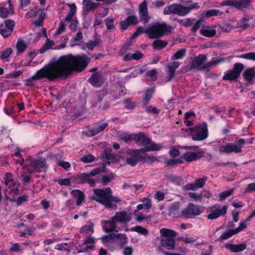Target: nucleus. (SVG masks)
I'll list each match as a JSON object with an SVG mask.
<instances>
[{"label": "nucleus", "mask_w": 255, "mask_h": 255, "mask_svg": "<svg viewBox=\"0 0 255 255\" xmlns=\"http://www.w3.org/2000/svg\"><path fill=\"white\" fill-rule=\"evenodd\" d=\"M234 189H231L227 191H223L219 194V200L223 201L225 200L227 197L232 195L233 193Z\"/></svg>", "instance_id": "nucleus-47"}, {"label": "nucleus", "mask_w": 255, "mask_h": 255, "mask_svg": "<svg viewBox=\"0 0 255 255\" xmlns=\"http://www.w3.org/2000/svg\"><path fill=\"white\" fill-rule=\"evenodd\" d=\"M16 48L18 53H21L26 50L27 45L24 41L19 39L16 42Z\"/></svg>", "instance_id": "nucleus-42"}, {"label": "nucleus", "mask_w": 255, "mask_h": 255, "mask_svg": "<svg viewBox=\"0 0 255 255\" xmlns=\"http://www.w3.org/2000/svg\"><path fill=\"white\" fill-rule=\"evenodd\" d=\"M200 34L207 37H212L216 34L215 29H204L202 28L200 30Z\"/></svg>", "instance_id": "nucleus-36"}, {"label": "nucleus", "mask_w": 255, "mask_h": 255, "mask_svg": "<svg viewBox=\"0 0 255 255\" xmlns=\"http://www.w3.org/2000/svg\"><path fill=\"white\" fill-rule=\"evenodd\" d=\"M237 234L234 229H231L223 233L221 236L219 238L218 240L219 241H224L227 240L233 236Z\"/></svg>", "instance_id": "nucleus-38"}, {"label": "nucleus", "mask_w": 255, "mask_h": 255, "mask_svg": "<svg viewBox=\"0 0 255 255\" xmlns=\"http://www.w3.org/2000/svg\"><path fill=\"white\" fill-rule=\"evenodd\" d=\"M142 205L144 206V209L145 210H149L152 206L151 201L148 198H144L142 200Z\"/></svg>", "instance_id": "nucleus-62"}, {"label": "nucleus", "mask_w": 255, "mask_h": 255, "mask_svg": "<svg viewBox=\"0 0 255 255\" xmlns=\"http://www.w3.org/2000/svg\"><path fill=\"white\" fill-rule=\"evenodd\" d=\"M142 148L137 149H128L127 151V154L129 157L126 158V163L132 166H135L139 161V159H142L141 153H143Z\"/></svg>", "instance_id": "nucleus-13"}, {"label": "nucleus", "mask_w": 255, "mask_h": 255, "mask_svg": "<svg viewBox=\"0 0 255 255\" xmlns=\"http://www.w3.org/2000/svg\"><path fill=\"white\" fill-rule=\"evenodd\" d=\"M129 221V216L126 212H117L114 217L105 221V224L109 225V228H107L105 225H104L103 228L106 233H111L117 231V223H126Z\"/></svg>", "instance_id": "nucleus-8"}, {"label": "nucleus", "mask_w": 255, "mask_h": 255, "mask_svg": "<svg viewBox=\"0 0 255 255\" xmlns=\"http://www.w3.org/2000/svg\"><path fill=\"white\" fill-rule=\"evenodd\" d=\"M153 92V90L151 89H148L146 91L144 99L143 100L144 104L145 105H147L151 100L152 97Z\"/></svg>", "instance_id": "nucleus-52"}, {"label": "nucleus", "mask_w": 255, "mask_h": 255, "mask_svg": "<svg viewBox=\"0 0 255 255\" xmlns=\"http://www.w3.org/2000/svg\"><path fill=\"white\" fill-rule=\"evenodd\" d=\"M228 210V207L226 205L216 204L212 206L210 208V213L207 216L209 220L216 219L221 216L225 215Z\"/></svg>", "instance_id": "nucleus-14"}, {"label": "nucleus", "mask_w": 255, "mask_h": 255, "mask_svg": "<svg viewBox=\"0 0 255 255\" xmlns=\"http://www.w3.org/2000/svg\"><path fill=\"white\" fill-rule=\"evenodd\" d=\"M189 130L192 139L195 141L203 140L208 136V126L205 122L190 128Z\"/></svg>", "instance_id": "nucleus-9"}, {"label": "nucleus", "mask_w": 255, "mask_h": 255, "mask_svg": "<svg viewBox=\"0 0 255 255\" xmlns=\"http://www.w3.org/2000/svg\"><path fill=\"white\" fill-rule=\"evenodd\" d=\"M240 58L255 61V52H251L241 54Z\"/></svg>", "instance_id": "nucleus-55"}, {"label": "nucleus", "mask_w": 255, "mask_h": 255, "mask_svg": "<svg viewBox=\"0 0 255 255\" xmlns=\"http://www.w3.org/2000/svg\"><path fill=\"white\" fill-rule=\"evenodd\" d=\"M244 65L241 63H236L234 65L233 68L228 70L223 77V80L229 81H237L241 72L243 70Z\"/></svg>", "instance_id": "nucleus-10"}, {"label": "nucleus", "mask_w": 255, "mask_h": 255, "mask_svg": "<svg viewBox=\"0 0 255 255\" xmlns=\"http://www.w3.org/2000/svg\"><path fill=\"white\" fill-rule=\"evenodd\" d=\"M131 231L136 232L143 235H147L148 233V230L141 226H136L131 229Z\"/></svg>", "instance_id": "nucleus-45"}, {"label": "nucleus", "mask_w": 255, "mask_h": 255, "mask_svg": "<svg viewBox=\"0 0 255 255\" xmlns=\"http://www.w3.org/2000/svg\"><path fill=\"white\" fill-rule=\"evenodd\" d=\"M180 208V203L179 202H174L171 204L169 208V212L170 215L174 216L179 217L181 214L179 210Z\"/></svg>", "instance_id": "nucleus-26"}, {"label": "nucleus", "mask_w": 255, "mask_h": 255, "mask_svg": "<svg viewBox=\"0 0 255 255\" xmlns=\"http://www.w3.org/2000/svg\"><path fill=\"white\" fill-rule=\"evenodd\" d=\"M159 233L161 238V246L169 250H174L175 248V238L177 233L173 230L162 228L160 230Z\"/></svg>", "instance_id": "nucleus-7"}, {"label": "nucleus", "mask_w": 255, "mask_h": 255, "mask_svg": "<svg viewBox=\"0 0 255 255\" xmlns=\"http://www.w3.org/2000/svg\"><path fill=\"white\" fill-rule=\"evenodd\" d=\"M124 104L125 108L127 110H133L136 106V103L132 102L131 99L124 100Z\"/></svg>", "instance_id": "nucleus-49"}, {"label": "nucleus", "mask_w": 255, "mask_h": 255, "mask_svg": "<svg viewBox=\"0 0 255 255\" xmlns=\"http://www.w3.org/2000/svg\"><path fill=\"white\" fill-rule=\"evenodd\" d=\"M157 72L156 69H152L147 71L145 73V75L148 77H149L154 81H155L156 79V75L157 74Z\"/></svg>", "instance_id": "nucleus-64"}, {"label": "nucleus", "mask_w": 255, "mask_h": 255, "mask_svg": "<svg viewBox=\"0 0 255 255\" xmlns=\"http://www.w3.org/2000/svg\"><path fill=\"white\" fill-rule=\"evenodd\" d=\"M93 224H91L89 225H86L84 227H83L82 228H81L80 230V233H94V229H93Z\"/></svg>", "instance_id": "nucleus-57"}, {"label": "nucleus", "mask_w": 255, "mask_h": 255, "mask_svg": "<svg viewBox=\"0 0 255 255\" xmlns=\"http://www.w3.org/2000/svg\"><path fill=\"white\" fill-rule=\"evenodd\" d=\"M108 126V123H96L88 129L85 134L88 137H92L104 130Z\"/></svg>", "instance_id": "nucleus-16"}, {"label": "nucleus", "mask_w": 255, "mask_h": 255, "mask_svg": "<svg viewBox=\"0 0 255 255\" xmlns=\"http://www.w3.org/2000/svg\"><path fill=\"white\" fill-rule=\"evenodd\" d=\"M115 233H110L108 235H105L101 238L102 243L106 246L109 243H112L115 241Z\"/></svg>", "instance_id": "nucleus-37"}, {"label": "nucleus", "mask_w": 255, "mask_h": 255, "mask_svg": "<svg viewBox=\"0 0 255 255\" xmlns=\"http://www.w3.org/2000/svg\"><path fill=\"white\" fill-rule=\"evenodd\" d=\"M115 241H116L121 248H123L128 242L126 234H115Z\"/></svg>", "instance_id": "nucleus-28"}, {"label": "nucleus", "mask_w": 255, "mask_h": 255, "mask_svg": "<svg viewBox=\"0 0 255 255\" xmlns=\"http://www.w3.org/2000/svg\"><path fill=\"white\" fill-rule=\"evenodd\" d=\"M83 11L87 14L89 11L94 10L99 5V3L91 2L90 0H83Z\"/></svg>", "instance_id": "nucleus-24"}, {"label": "nucleus", "mask_w": 255, "mask_h": 255, "mask_svg": "<svg viewBox=\"0 0 255 255\" xmlns=\"http://www.w3.org/2000/svg\"><path fill=\"white\" fill-rule=\"evenodd\" d=\"M134 140L139 146L146 147L151 143V139L147 137L143 132L135 134Z\"/></svg>", "instance_id": "nucleus-21"}, {"label": "nucleus", "mask_w": 255, "mask_h": 255, "mask_svg": "<svg viewBox=\"0 0 255 255\" xmlns=\"http://www.w3.org/2000/svg\"><path fill=\"white\" fill-rule=\"evenodd\" d=\"M167 44L168 42L166 41L156 39L153 42L152 46L154 49L160 50L165 47Z\"/></svg>", "instance_id": "nucleus-31"}, {"label": "nucleus", "mask_w": 255, "mask_h": 255, "mask_svg": "<svg viewBox=\"0 0 255 255\" xmlns=\"http://www.w3.org/2000/svg\"><path fill=\"white\" fill-rule=\"evenodd\" d=\"M8 2L9 5V9L0 6V17L2 18H5L7 17L9 14H13V9L10 0H8Z\"/></svg>", "instance_id": "nucleus-27"}, {"label": "nucleus", "mask_w": 255, "mask_h": 255, "mask_svg": "<svg viewBox=\"0 0 255 255\" xmlns=\"http://www.w3.org/2000/svg\"><path fill=\"white\" fill-rule=\"evenodd\" d=\"M203 211L200 206L189 203L181 212V216L186 219L194 218L200 215Z\"/></svg>", "instance_id": "nucleus-11"}, {"label": "nucleus", "mask_w": 255, "mask_h": 255, "mask_svg": "<svg viewBox=\"0 0 255 255\" xmlns=\"http://www.w3.org/2000/svg\"><path fill=\"white\" fill-rule=\"evenodd\" d=\"M114 21V19L111 17H108L105 20L106 27L108 30H112L115 28Z\"/></svg>", "instance_id": "nucleus-48"}, {"label": "nucleus", "mask_w": 255, "mask_h": 255, "mask_svg": "<svg viewBox=\"0 0 255 255\" xmlns=\"http://www.w3.org/2000/svg\"><path fill=\"white\" fill-rule=\"evenodd\" d=\"M251 1V0H235V7L240 10L247 8Z\"/></svg>", "instance_id": "nucleus-32"}, {"label": "nucleus", "mask_w": 255, "mask_h": 255, "mask_svg": "<svg viewBox=\"0 0 255 255\" xmlns=\"http://www.w3.org/2000/svg\"><path fill=\"white\" fill-rule=\"evenodd\" d=\"M138 10L140 21L144 24H147L149 21L150 17L148 13L147 3L145 1L139 4Z\"/></svg>", "instance_id": "nucleus-17"}, {"label": "nucleus", "mask_w": 255, "mask_h": 255, "mask_svg": "<svg viewBox=\"0 0 255 255\" xmlns=\"http://www.w3.org/2000/svg\"><path fill=\"white\" fill-rule=\"evenodd\" d=\"M145 110L146 113L151 114L152 115H157L159 113V110L155 107H152L151 106H146L145 107Z\"/></svg>", "instance_id": "nucleus-56"}, {"label": "nucleus", "mask_w": 255, "mask_h": 255, "mask_svg": "<svg viewBox=\"0 0 255 255\" xmlns=\"http://www.w3.org/2000/svg\"><path fill=\"white\" fill-rule=\"evenodd\" d=\"M207 56L205 54H200L194 58L191 62L190 69H196L198 71H203V68L204 63L207 60Z\"/></svg>", "instance_id": "nucleus-18"}, {"label": "nucleus", "mask_w": 255, "mask_h": 255, "mask_svg": "<svg viewBox=\"0 0 255 255\" xmlns=\"http://www.w3.org/2000/svg\"><path fill=\"white\" fill-rule=\"evenodd\" d=\"M95 160V156L91 154L84 155L81 158V160L85 163H90L94 161Z\"/></svg>", "instance_id": "nucleus-60"}, {"label": "nucleus", "mask_w": 255, "mask_h": 255, "mask_svg": "<svg viewBox=\"0 0 255 255\" xmlns=\"http://www.w3.org/2000/svg\"><path fill=\"white\" fill-rule=\"evenodd\" d=\"M183 160L181 159H170L165 161L166 166H172L177 164H182Z\"/></svg>", "instance_id": "nucleus-46"}, {"label": "nucleus", "mask_w": 255, "mask_h": 255, "mask_svg": "<svg viewBox=\"0 0 255 255\" xmlns=\"http://www.w3.org/2000/svg\"><path fill=\"white\" fill-rule=\"evenodd\" d=\"M223 14V12H221L219 10L212 9L205 11L204 12V16L206 18H209L214 16L222 15Z\"/></svg>", "instance_id": "nucleus-40"}, {"label": "nucleus", "mask_w": 255, "mask_h": 255, "mask_svg": "<svg viewBox=\"0 0 255 255\" xmlns=\"http://www.w3.org/2000/svg\"><path fill=\"white\" fill-rule=\"evenodd\" d=\"M90 59L85 54L73 55L69 54L59 57L57 60L50 62L30 78L25 80L26 86H33L34 80L47 78L49 81L66 79L74 72L83 71L88 66Z\"/></svg>", "instance_id": "nucleus-1"}, {"label": "nucleus", "mask_w": 255, "mask_h": 255, "mask_svg": "<svg viewBox=\"0 0 255 255\" xmlns=\"http://www.w3.org/2000/svg\"><path fill=\"white\" fill-rule=\"evenodd\" d=\"M224 61V58H220L217 59H214L212 58V60L207 62L203 65V68L204 69L203 71H209V69L210 67L213 66H216L219 63Z\"/></svg>", "instance_id": "nucleus-30"}, {"label": "nucleus", "mask_w": 255, "mask_h": 255, "mask_svg": "<svg viewBox=\"0 0 255 255\" xmlns=\"http://www.w3.org/2000/svg\"><path fill=\"white\" fill-rule=\"evenodd\" d=\"M71 195L75 198L77 199L76 205L80 206L82 203L85 199V195L84 193L79 189H75L71 192Z\"/></svg>", "instance_id": "nucleus-25"}, {"label": "nucleus", "mask_w": 255, "mask_h": 255, "mask_svg": "<svg viewBox=\"0 0 255 255\" xmlns=\"http://www.w3.org/2000/svg\"><path fill=\"white\" fill-rule=\"evenodd\" d=\"M186 55V49L184 48L178 50L173 55H172L171 57V60L174 61L178 59H182L185 57Z\"/></svg>", "instance_id": "nucleus-35"}, {"label": "nucleus", "mask_w": 255, "mask_h": 255, "mask_svg": "<svg viewBox=\"0 0 255 255\" xmlns=\"http://www.w3.org/2000/svg\"><path fill=\"white\" fill-rule=\"evenodd\" d=\"M205 152L199 151L197 152H186L182 156V158L186 161L190 162L200 159L203 157Z\"/></svg>", "instance_id": "nucleus-20"}, {"label": "nucleus", "mask_w": 255, "mask_h": 255, "mask_svg": "<svg viewBox=\"0 0 255 255\" xmlns=\"http://www.w3.org/2000/svg\"><path fill=\"white\" fill-rule=\"evenodd\" d=\"M243 76L248 82L252 81L255 77V67L245 70L243 73Z\"/></svg>", "instance_id": "nucleus-29"}, {"label": "nucleus", "mask_w": 255, "mask_h": 255, "mask_svg": "<svg viewBox=\"0 0 255 255\" xmlns=\"http://www.w3.org/2000/svg\"><path fill=\"white\" fill-rule=\"evenodd\" d=\"M189 13V9L181 4H171L166 6L163 11V13L165 15L175 14L179 16H184Z\"/></svg>", "instance_id": "nucleus-12"}, {"label": "nucleus", "mask_w": 255, "mask_h": 255, "mask_svg": "<svg viewBox=\"0 0 255 255\" xmlns=\"http://www.w3.org/2000/svg\"><path fill=\"white\" fill-rule=\"evenodd\" d=\"M15 26V22L11 19H7L4 24L0 25V33L3 38L8 37L12 33Z\"/></svg>", "instance_id": "nucleus-15"}, {"label": "nucleus", "mask_w": 255, "mask_h": 255, "mask_svg": "<svg viewBox=\"0 0 255 255\" xmlns=\"http://www.w3.org/2000/svg\"><path fill=\"white\" fill-rule=\"evenodd\" d=\"M54 45V42L50 40V39H47L46 42L40 50V52L43 53L46 51V50L49 49Z\"/></svg>", "instance_id": "nucleus-43"}, {"label": "nucleus", "mask_w": 255, "mask_h": 255, "mask_svg": "<svg viewBox=\"0 0 255 255\" xmlns=\"http://www.w3.org/2000/svg\"><path fill=\"white\" fill-rule=\"evenodd\" d=\"M108 94L107 90H102L96 92L95 99L98 103H101L104 98Z\"/></svg>", "instance_id": "nucleus-41"}, {"label": "nucleus", "mask_w": 255, "mask_h": 255, "mask_svg": "<svg viewBox=\"0 0 255 255\" xmlns=\"http://www.w3.org/2000/svg\"><path fill=\"white\" fill-rule=\"evenodd\" d=\"M135 134H130L128 133H125L120 136L121 140L124 141L125 142H128L132 140H134Z\"/></svg>", "instance_id": "nucleus-44"}, {"label": "nucleus", "mask_w": 255, "mask_h": 255, "mask_svg": "<svg viewBox=\"0 0 255 255\" xmlns=\"http://www.w3.org/2000/svg\"><path fill=\"white\" fill-rule=\"evenodd\" d=\"M88 81L93 86L100 87L103 83V76L101 73L96 72L89 78Z\"/></svg>", "instance_id": "nucleus-22"}, {"label": "nucleus", "mask_w": 255, "mask_h": 255, "mask_svg": "<svg viewBox=\"0 0 255 255\" xmlns=\"http://www.w3.org/2000/svg\"><path fill=\"white\" fill-rule=\"evenodd\" d=\"M4 184L6 186V188H8L10 189L8 192L9 194H10L12 192L14 193H16L18 191V189L17 187L15 188V184L14 183V181H13L11 179H6L4 181Z\"/></svg>", "instance_id": "nucleus-34"}, {"label": "nucleus", "mask_w": 255, "mask_h": 255, "mask_svg": "<svg viewBox=\"0 0 255 255\" xmlns=\"http://www.w3.org/2000/svg\"><path fill=\"white\" fill-rule=\"evenodd\" d=\"M166 68L167 72V76L166 77L167 81H170L174 77L175 70L168 66H167Z\"/></svg>", "instance_id": "nucleus-58"}, {"label": "nucleus", "mask_w": 255, "mask_h": 255, "mask_svg": "<svg viewBox=\"0 0 255 255\" xmlns=\"http://www.w3.org/2000/svg\"><path fill=\"white\" fill-rule=\"evenodd\" d=\"M11 155L12 156H14L19 158V159H17L15 161L16 163L19 164L21 166L23 165L24 163V159L22 157V156L18 149V151L15 152L13 154H12Z\"/></svg>", "instance_id": "nucleus-51"}, {"label": "nucleus", "mask_w": 255, "mask_h": 255, "mask_svg": "<svg viewBox=\"0 0 255 255\" xmlns=\"http://www.w3.org/2000/svg\"><path fill=\"white\" fill-rule=\"evenodd\" d=\"M162 148V146L161 145L151 141L150 144L147 145V146L145 147L144 148H142V150L143 152L151 151H159L161 150Z\"/></svg>", "instance_id": "nucleus-33"}, {"label": "nucleus", "mask_w": 255, "mask_h": 255, "mask_svg": "<svg viewBox=\"0 0 255 255\" xmlns=\"http://www.w3.org/2000/svg\"><path fill=\"white\" fill-rule=\"evenodd\" d=\"M225 247L233 253H239L243 251L247 248L246 243H241L234 245L232 243H227L224 245Z\"/></svg>", "instance_id": "nucleus-23"}, {"label": "nucleus", "mask_w": 255, "mask_h": 255, "mask_svg": "<svg viewBox=\"0 0 255 255\" xmlns=\"http://www.w3.org/2000/svg\"><path fill=\"white\" fill-rule=\"evenodd\" d=\"M139 22L137 17L135 15H131L128 16L124 20L121 21L119 23L120 29L125 30L131 25H136Z\"/></svg>", "instance_id": "nucleus-19"}, {"label": "nucleus", "mask_w": 255, "mask_h": 255, "mask_svg": "<svg viewBox=\"0 0 255 255\" xmlns=\"http://www.w3.org/2000/svg\"><path fill=\"white\" fill-rule=\"evenodd\" d=\"M178 22L179 23H180L186 27L191 26L193 24V22L190 18L179 19L178 20Z\"/></svg>", "instance_id": "nucleus-61"}, {"label": "nucleus", "mask_w": 255, "mask_h": 255, "mask_svg": "<svg viewBox=\"0 0 255 255\" xmlns=\"http://www.w3.org/2000/svg\"><path fill=\"white\" fill-rule=\"evenodd\" d=\"M93 192L94 194L91 197V200L100 203L106 208L116 209L118 203L121 201L119 198L113 195L110 187L94 189Z\"/></svg>", "instance_id": "nucleus-2"}, {"label": "nucleus", "mask_w": 255, "mask_h": 255, "mask_svg": "<svg viewBox=\"0 0 255 255\" xmlns=\"http://www.w3.org/2000/svg\"><path fill=\"white\" fill-rule=\"evenodd\" d=\"M172 27L165 22H155L146 29V34L150 39H158L171 32Z\"/></svg>", "instance_id": "nucleus-4"}, {"label": "nucleus", "mask_w": 255, "mask_h": 255, "mask_svg": "<svg viewBox=\"0 0 255 255\" xmlns=\"http://www.w3.org/2000/svg\"><path fill=\"white\" fill-rule=\"evenodd\" d=\"M169 154L171 157H175L180 154V151L175 146H171L169 151Z\"/></svg>", "instance_id": "nucleus-59"}, {"label": "nucleus", "mask_w": 255, "mask_h": 255, "mask_svg": "<svg viewBox=\"0 0 255 255\" xmlns=\"http://www.w3.org/2000/svg\"><path fill=\"white\" fill-rule=\"evenodd\" d=\"M207 180V177L206 176H204L203 178L196 180L194 183L196 188L203 187L205 185Z\"/></svg>", "instance_id": "nucleus-50"}, {"label": "nucleus", "mask_w": 255, "mask_h": 255, "mask_svg": "<svg viewBox=\"0 0 255 255\" xmlns=\"http://www.w3.org/2000/svg\"><path fill=\"white\" fill-rule=\"evenodd\" d=\"M48 167L45 158H33L29 157L26 159L25 165L23 168L27 170L28 173L31 174L34 172H45Z\"/></svg>", "instance_id": "nucleus-5"}, {"label": "nucleus", "mask_w": 255, "mask_h": 255, "mask_svg": "<svg viewBox=\"0 0 255 255\" xmlns=\"http://www.w3.org/2000/svg\"><path fill=\"white\" fill-rule=\"evenodd\" d=\"M146 29H145L142 26H140L137 27L135 31L132 34L131 38L132 39L136 38L138 36L141 35L142 33H144L146 34Z\"/></svg>", "instance_id": "nucleus-53"}, {"label": "nucleus", "mask_w": 255, "mask_h": 255, "mask_svg": "<svg viewBox=\"0 0 255 255\" xmlns=\"http://www.w3.org/2000/svg\"><path fill=\"white\" fill-rule=\"evenodd\" d=\"M252 19V17L249 15H245L241 19L242 25L241 27L243 29H246L249 26V23L247 22Z\"/></svg>", "instance_id": "nucleus-54"}, {"label": "nucleus", "mask_w": 255, "mask_h": 255, "mask_svg": "<svg viewBox=\"0 0 255 255\" xmlns=\"http://www.w3.org/2000/svg\"><path fill=\"white\" fill-rule=\"evenodd\" d=\"M27 172H23L20 176V180L21 181L22 184L27 185L30 182L32 178V176L29 175Z\"/></svg>", "instance_id": "nucleus-39"}, {"label": "nucleus", "mask_w": 255, "mask_h": 255, "mask_svg": "<svg viewBox=\"0 0 255 255\" xmlns=\"http://www.w3.org/2000/svg\"><path fill=\"white\" fill-rule=\"evenodd\" d=\"M106 164H103L102 167H96L93 169L89 173H80L79 174L73 175L71 177L72 181L77 184L88 183L90 187H94L96 184V181L92 178L91 176H96L104 171Z\"/></svg>", "instance_id": "nucleus-3"}, {"label": "nucleus", "mask_w": 255, "mask_h": 255, "mask_svg": "<svg viewBox=\"0 0 255 255\" xmlns=\"http://www.w3.org/2000/svg\"><path fill=\"white\" fill-rule=\"evenodd\" d=\"M251 144L252 141L247 140L244 138H236L234 143H228L224 145H220L219 150L221 153L230 154L231 153H240L243 151L242 148L246 143Z\"/></svg>", "instance_id": "nucleus-6"}, {"label": "nucleus", "mask_w": 255, "mask_h": 255, "mask_svg": "<svg viewBox=\"0 0 255 255\" xmlns=\"http://www.w3.org/2000/svg\"><path fill=\"white\" fill-rule=\"evenodd\" d=\"M189 196L190 198H193L196 201H201L203 199V195L200 194H197L195 192H189Z\"/></svg>", "instance_id": "nucleus-63"}]
</instances>
